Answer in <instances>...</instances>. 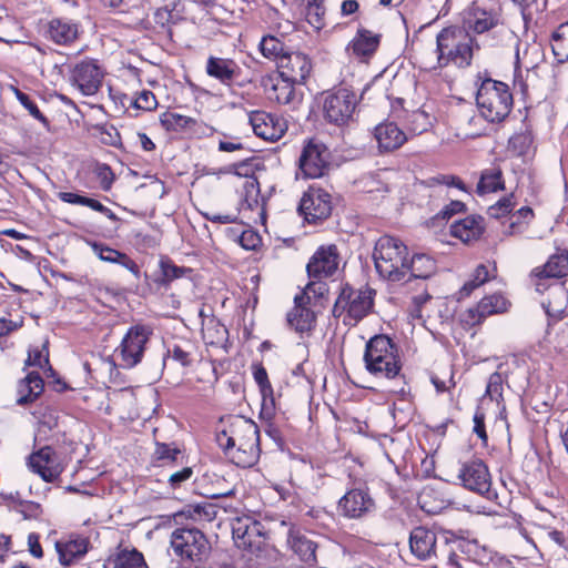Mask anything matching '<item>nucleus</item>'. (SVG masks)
<instances>
[{
  "instance_id": "0eeeda50",
  "label": "nucleus",
  "mask_w": 568,
  "mask_h": 568,
  "mask_svg": "<svg viewBox=\"0 0 568 568\" xmlns=\"http://www.w3.org/2000/svg\"><path fill=\"white\" fill-rule=\"evenodd\" d=\"M152 331L144 325L131 326L114 351V358L122 368L130 369L142 362Z\"/></svg>"
},
{
  "instance_id": "052dcab7",
  "label": "nucleus",
  "mask_w": 568,
  "mask_h": 568,
  "mask_svg": "<svg viewBox=\"0 0 568 568\" xmlns=\"http://www.w3.org/2000/svg\"><path fill=\"white\" fill-rule=\"evenodd\" d=\"M97 175L100 180L101 189L104 191H109L114 181V174L111 168L106 164L98 165Z\"/></svg>"
},
{
  "instance_id": "13d9d810",
  "label": "nucleus",
  "mask_w": 568,
  "mask_h": 568,
  "mask_svg": "<svg viewBox=\"0 0 568 568\" xmlns=\"http://www.w3.org/2000/svg\"><path fill=\"white\" fill-rule=\"evenodd\" d=\"M160 267L163 276V282L168 283L175 278L181 277L185 270L172 264L170 261L162 260L160 262Z\"/></svg>"
},
{
  "instance_id": "5fc2aeb1",
  "label": "nucleus",
  "mask_w": 568,
  "mask_h": 568,
  "mask_svg": "<svg viewBox=\"0 0 568 568\" xmlns=\"http://www.w3.org/2000/svg\"><path fill=\"white\" fill-rule=\"evenodd\" d=\"M466 209L465 203L462 201H450L447 205H445L434 217L433 221H448L452 216L457 213L464 212Z\"/></svg>"
},
{
  "instance_id": "20e7f679",
  "label": "nucleus",
  "mask_w": 568,
  "mask_h": 568,
  "mask_svg": "<svg viewBox=\"0 0 568 568\" xmlns=\"http://www.w3.org/2000/svg\"><path fill=\"white\" fill-rule=\"evenodd\" d=\"M444 547L440 548L443 559L455 568H486L491 561V554L477 540L456 536L452 531L442 534Z\"/></svg>"
},
{
  "instance_id": "7c9ffc66",
  "label": "nucleus",
  "mask_w": 568,
  "mask_h": 568,
  "mask_svg": "<svg viewBox=\"0 0 568 568\" xmlns=\"http://www.w3.org/2000/svg\"><path fill=\"white\" fill-rule=\"evenodd\" d=\"M44 382L39 373L30 372L18 385V405L33 403L43 392Z\"/></svg>"
},
{
  "instance_id": "6e6d98bb",
  "label": "nucleus",
  "mask_w": 568,
  "mask_h": 568,
  "mask_svg": "<svg viewBox=\"0 0 568 568\" xmlns=\"http://www.w3.org/2000/svg\"><path fill=\"white\" fill-rule=\"evenodd\" d=\"M26 364L29 366H38L40 368H48V371L51 374L54 373L49 363L48 352H45V354H43L42 349L37 348V349L29 351V355L26 361Z\"/></svg>"
},
{
  "instance_id": "b1692460",
  "label": "nucleus",
  "mask_w": 568,
  "mask_h": 568,
  "mask_svg": "<svg viewBox=\"0 0 568 568\" xmlns=\"http://www.w3.org/2000/svg\"><path fill=\"white\" fill-rule=\"evenodd\" d=\"M80 33V24L69 18H53L48 22L47 37L54 43L68 45L74 42Z\"/></svg>"
},
{
  "instance_id": "f704fd0d",
  "label": "nucleus",
  "mask_w": 568,
  "mask_h": 568,
  "mask_svg": "<svg viewBox=\"0 0 568 568\" xmlns=\"http://www.w3.org/2000/svg\"><path fill=\"white\" fill-rule=\"evenodd\" d=\"M503 385H504L503 375L498 372L493 373L488 378L485 394L480 398V404H479V405L484 406L487 400L495 402L500 416H503V414L506 412V406L504 404V397H503V389H504Z\"/></svg>"
},
{
  "instance_id": "37998d69",
  "label": "nucleus",
  "mask_w": 568,
  "mask_h": 568,
  "mask_svg": "<svg viewBox=\"0 0 568 568\" xmlns=\"http://www.w3.org/2000/svg\"><path fill=\"white\" fill-rule=\"evenodd\" d=\"M260 51L268 60L275 61L277 64L280 58L284 57L287 51L284 49L283 42L273 37V36H264L260 41Z\"/></svg>"
},
{
  "instance_id": "4d7b16f0",
  "label": "nucleus",
  "mask_w": 568,
  "mask_h": 568,
  "mask_svg": "<svg viewBox=\"0 0 568 568\" xmlns=\"http://www.w3.org/2000/svg\"><path fill=\"white\" fill-rule=\"evenodd\" d=\"M99 132H100V139H101L102 143L110 145V146H115V148L121 145L120 133L118 132V130L114 126H112V125L100 126Z\"/></svg>"
},
{
  "instance_id": "cd10ccee",
  "label": "nucleus",
  "mask_w": 568,
  "mask_h": 568,
  "mask_svg": "<svg viewBox=\"0 0 568 568\" xmlns=\"http://www.w3.org/2000/svg\"><path fill=\"white\" fill-rule=\"evenodd\" d=\"M485 230V220L480 215H469L455 221L450 225L452 236L463 243H470L480 239Z\"/></svg>"
},
{
  "instance_id": "5701e85b",
  "label": "nucleus",
  "mask_w": 568,
  "mask_h": 568,
  "mask_svg": "<svg viewBox=\"0 0 568 568\" xmlns=\"http://www.w3.org/2000/svg\"><path fill=\"white\" fill-rule=\"evenodd\" d=\"M93 253L103 262L118 264L128 270L135 280H140L142 272L136 262L128 254L105 245L102 242H89Z\"/></svg>"
},
{
  "instance_id": "f257e3e1",
  "label": "nucleus",
  "mask_w": 568,
  "mask_h": 568,
  "mask_svg": "<svg viewBox=\"0 0 568 568\" xmlns=\"http://www.w3.org/2000/svg\"><path fill=\"white\" fill-rule=\"evenodd\" d=\"M478 49L475 38L465 29L444 28L436 36L437 65L445 68L453 64L457 68H467L471 64L474 51Z\"/></svg>"
},
{
  "instance_id": "a18cd8bd",
  "label": "nucleus",
  "mask_w": 568,
  "mask_h": 568,
  "mask_svg": "<svg viewBox=\"0 0 568 568\" xmlns=\"http://www.w3.org/2000/svg\"><path fill=\"white\" fill-rule=\"evenodd\" d=\"M568 273V256L566 254H557L549 257L544 265L542 274L545 277H562Z\"/></svg>"
},
{
  "instance_id": "72a5a7b5",
  "label": "nucleus",
  "mask_w": 568,
  "mask_h": 568,
  "mask_svg": "<svg viewBox=\"0 0 568 568\" xmlns=\"http://www.w3.org/2000/svg\"><path fill=\"white\" fill-rule=\"evenodd\" d=\"M294 84H298V82L280 78L272 87L271 98L281 104L296 108L302 100V94L295 90Z\"/></svg>"
},
{
  "instance_id": "f03ea898",
  "label": "nucleus",
  "mask_w": 568,
  "mask_h": 568,
  "mask_svg": "<svg viewBox=\"0 0 568 568\" xmlns=\"http://www.w3.org/2000/svg\"><path fill=\"white\" fill-rule=\"evenodd\" d=\"M363 359L367 372L378 378H396L403 366L398 346L383 334L368 339Z\"/></svg>"
},
{
  "instance_id": "412c9836",
  "label": "nucleus",
  "mask_w": 568,
  "mask_h": 568,
  "mask_svg": "<svg viewBox=\"0 0 568 568\" xmlns=\"http://www.w3.org/2000/svg\"><path fill=\"white\" fill-rule=\"evenodd\" d=\"M258 439L257 428L250 425L245 438L235 449L229 453L230 460L241 468H250L254 466L260 457Z\"/></svg>"
},
{
  "instance_id": "aec40b11",
  "label": "nucleus",
  "mask_w": 568,
  "mask_h": 568,
  "mask_svg": "<svg viewBox=\"0 0 568 568\" xmlns=\"http://www.w3.org/2000/svg\"><path fill=\"white\" fill-rule=\"evenodd\" d=\"M276 65L280 78L298 84L304 83L312 70L311 60L302 52H286Z\"/></svg>"
},
{
  "instance_id": "a19ab883",
  "label": "nucleus",
  "mask_w": 568,
  "mask_h": 568,
  "mask_svg": "<svg viewBox=\"0 0 568 568\" xmlns=\"http://www.w3.org/2000/svg\"><path fill=\"white\" fill-rule=\"evenodd\" d=\"M466 22L476 33H484L495 27L496 19L491 13L474 8Z\"/></svg>"
},
{
  "instance_id": "2eb2a0df",
  "label": "nucleus",
  "mask_w": 568,
  "mask_h": 568,
  "mask_svg": "<svg viewBox=\"0 0 568 568\" xmlns=\"http://www.w3.org/2000/svg\"><path fill=\"white\" fill-rule=\"evenodd\" d=\"M298 211L308 223L325 220L332 212L331 195L322 189L310 187L301 199Z\"/></svg>"
},
{
  "instance_id": "9b49d317",
  "label": "nucleus",
  "mask_w": 568,
  "mask_h": 568,
  "mask_svg": "<svg viewBox=\"0 0 568 568\" xmlns=\"http://www.w3.org/2000/svg\"><path fill=\"white\" fill-rule=\"evenodd\" d=\"M103 71L97 60L84 59L70 68L69 82L82 95L98 93L102 85Z\"/></svg>"
},
{
  "instance_id": "a878e982",
  "label": "nucleus",
  "mask_w": 568,
  "mask_h": 568,
  "mask_svg": "<svg viewBox=\"0 0 568 568\" xmlns=\"http://www.w3.org/2000/svg\"><path fill=\"white\" fill-rule=\"evenodd\" d=\"M89 549V540L82 536H71L55 542L59 562L70 566L85 556Z\"/></svg>"
},
{
  "instance_id": "864d4df0",
  "label": "nucleus",
  "mask_w": 568,
  "mask_h": 568,
  "mask_svg": "<svg viewBox=\"0 0 568 568\" xmlns=\"http://www.w3.org/2000/svg\"><path fill=\"white\" fill-rule=\"evenodd\" d=\"M514 205L513 195L505 196L494 205L489 206L488 214L490 217L500 219L508 214L513 210Z\"/></svg>"
},
{
  "instance_id": "c03bdc74",
  "label": "nucleus",
  "mask_w": 568,
  "mask_h": 568,
  "mask_svg": "<svg viewBox=\"0 0 568 568\" xmlns=\"http://www.w3.org/2000/svg\"><path fill=\"white\" fill-rule=\"evenodd\" d=\"M7 90L12 92L17 100L21 103V105L28 110L31 116L40 121L45 128L49 126V120L41 113L34 101L31 99V97L17 87L10 84L7 87Z\"/></svg>"
},
{
  "instance_id": "0e129e2a",
  "label": "nucleus",
  "mask_w": 568,
  "mask_h": 568,
  "mask_svg": "<svg viewBox=\"0 0 568 568\" xmlns=\"http://www.w3.org/2000/svg\"><path fill=\"white\" fill-rule=\"evenodd\" d=\"M486 317H487L486 315H484V314H481V312H479V303H478L476 307L467 310L462 315V322L466 325L474 326V325L479 324Z\"/></svg>"
},
{
  "instance_id": "c756f323",
  "label": "nucleus",
  "mask_w": 568,
  "mask_h": 568,
  "mask_svg": "<svg viewBox=\"0 0 568 568\" xmlns=\"http://www.w3.org/2000/svg\"><path fill=\"white\" fill-rule=\"evenodd\" d=\"M378 44V34L366 29H359L355 38L348 44L347 50H349L353 55L363 60L372 57L377 50Z\"/></svg>"
},
{
  "instance_id": "39448f33",
  "label": "nucleus",
  "mask_w": 568,
  "mask_h": 568,
  "mask_svg": "<svg viewBox=\"0 0 568 568\" xmlns=\"http://www.w3.org/2000/svg\"><path fill=\"white\" fill-rule=\"evenodd\" d=\"M407 257V246L399 239L389 235L379 237L373 252L376 272L390 282L406 280Z\"/></svg>"
},
{
  "instance_id": "774afa93",
  "label": "nucleus",
  "mask_w": 568,
  "mask_h": 568,
  "mask_svg": "<svg viewBox=\"0 0 568 568\" xmlns=\"http://www.w3.org/2000/svg\"><path fill=\"white\" fill-rule=\"evenodd\" d=\"M28 547H29V551L30 554L34 557V558H42L43 557V551H42V547L40 545V537L38 534L36 532H30L28 535Z\"/></svg>"
},
{
  "instance_id": "603ef678",
  "label": "nucleus",
  "mask_w": 568,
  "mask_h": 568,
  "mask_svg": "<svg viewBox=\"0 0 568 568\" xmlns=\"http://www.w3.org/2000/svg\"><path fill=\"white\" fill-rule=\"evenodd\" d=\"M134 108L143 111H151L156 106L155 95L149 90H142L135 99L131 100Z\"/></svg>"
},
{
  "instance_id": "1a4fd4ad",
  "label": "nucleus",
  "mask_w": 568,
  "mask_h": 568,
  "mask_svg": "<svg viewBox=\"0 0 568 568\" xmlns=\"http://www.w3.org/2000/svg\"><path fill=\"white\" fill-rule=\"evenodd\" d=\"M339 515L347 519H363L374 514L376 503L365 485L348 488L337 503Z\"/></svg>"
},
{
  "instance_id": "6ab92c4d",
  "label": "nucleus",
  "mask_w": 568,
  "mask_h": 568,
  "mask_svg": "<svg viewBox=\"0 0 568 568\" xmlns=\"http://www.w3.org/2000/svg\"><path fill=\"white\" fill-rule=\"evenodd\" d=\"M339 256L335 245L320 247L307 263L306 270L311 278L322 280L332 276L338 268Z\"/></svg>"
},
{
  "instance_id": "bb28decb",
  "label": "nucleus",
  "mask_w": 568,
  "mask_h": 568,
  "mask_svg": "<svg viewBox=\"0 0 568 568\" xmlns=\"http://www.w3.org/2000/svg\"><path fill=\"white\" fill-rule=\"evenodd\" d=\"M374 138L381 152L400 148L407 140L406 133L394 122H383L375 126Z\"/></svg>"
},
{
  "instance_id": "f8f14e48",
  "label": "nucleus",
  "mask_w": 568,
  "mask_h": 568,
  "mask_svg": "<svg viewBox=\"0 0 568 568\" xmlns=\"http://www.w3.org/2000/svg\"><path fill=\"white\" fill-rule=\"evenodd\" d=\"M463 486L488 500L497 498V494L491 489V477L485 463L480 459H473L465 463L458 474Z\"/></svg>"
},
{
  "instance_id": "8fccbe9b",
  "label": "nucleus",
  "mask_w": 568,
  "mask_h": 568,
  "mask_svg": "<svg viewBox=\"0 0 568 568\" xmlns=\"http://www.w3.org/2000/svg\"><path fill=\"white\" fill-rule=\"evenodd\" d=\"M407 125L414 134H420L430 125L429 115L423 110H415L407 116Z\"/></svg>"
},
{
  "instance_id": "dca6fc26",
  "label": "nucleus",
  "mask_w": 568,
  "mask_h": 568,
  "mask_svg": "<svg viewBox=\"0 0 568 568\" xmlns=\"http://www.w3.org/2000/svg\"><path fill=\"white\" fill-rule=\"evenodd\" d=\"M248 120L255 135L265 141H277L287 131L286 121L277 114L255 110L250 113Z\"/></svg>"
},
{
  "instance_id": "ea45409f",
  "label": "nucleus",
  "mask_w": 568,
  "mask_h": 568,
  "mask_svg": "<svg viewBox=\"0 0 568 568\" xmlns=\"http://www.w3.org/2000/svg\"><path fill=\"white\" fill-rule=\"evenodd\" d=\"M291 548L298 556L301 561L313 565L316 561V545L307 539L305 536H294L290 537Z\"/></svg>"
},
{
  "instance_id": "4468645a",
  "label": "nucleus",
  "mask_w": 568,
  "mask_h": 568,
  "mask_svg": "<svg viewBox=\"0 0 568 568\" xmlns=\"http://www.w3.org/2000/svg\"><path fill=\"white\" fill-rule=\"evenodd\" d=\"M205 73L229 88L232 85L242 87L251 82L250 79L243 75L241 65L231 58L209 55L205 63Z\"/></svg>"
},
{
  "instance_id": "c85d7f7f",
  "label": "nucleus",
  "mask_w": 568,
  "mask_h": 568,
  "mask_svg": "<svg viewBox=\"0 0 568 568\" xmlns=\"http://www.w3.org/2000/svg\"><path fill=\"white\" fill-rule=\"evenodd\" d=\"M253 377L260 388L262 396L261 416L270 419L274 414L275 399L273 387L268 381L267 372L261 364L254 365Z\"/></svg>"
},
{
  "instance_id": "4be33fe9",
  "label": "nucleus",
  "mask_w": 568,
  "mask_h": 568,
  "mask_svg": "<svg viewBox=\"0 0 568 568\" xmlns=\"http://www.w3.org/2000/svg\"><path fill=\"white\" fill-rule=\"evenodd\" d=\"M233 538L240 548L251 552L261 551L264 546V538L261 532V525L257 521L239 519L232 527Z\"/></svg>"
},
{
  "instance_id": "f3484780",
  "label": "nucleus",
  "mask_w": 568,
  "mask_h": 568,
  "mask_svg": "<svg viewBox=\"0 0 568 568\" xmlns=\"http://www.w3.org/2000/svg\"><path fill=\"white\" fill-rule=\"evenodd\" d=\"M30 469L38 474L44 481L52 483L63 471V465L59 456L50 446L42 447L29 457Z\"/></svg>"
},
{
  "instance_id": "6e6552de",
  "label": "nucleus",
  "mask_w": 568,
  "mask_h": 568,
  "mask_svg": "<svg viewBox=\"0 0 568 568\" xmlns=\"http://www.w3.org/2000/svg\"><path fill=\"white\" fill-rule=\"evenodd\" d=\"M357 102L355 92L348 88L342 87L329 92L323 105L325 119L337 126L347 125L354 119Z\"/></svg>"
},
{
  "instance_id": "a211bd4d",
  "label": "nucleus",
  "mask_w": 568,
  "mask_h": 568,
  "mask_svg": "<svg viewBox=\"0 0 568 568\" xmlns=\"http://www.w3.org/2000/svg\"><path fill=\"white\" fill-rule=\"evenodd\" d=\"M438 539L436 534L423 526L415 527L409 535V548L412 554L420 559L427 560L433 557L442 558L440 548L443 545H437Z\"/></svg>"
},
{
  "instance_id": "e2e57ef3",
  "label": "nucleus",
  "mask_w": 568,
  "mask_h": 568,
  "mask_svg": "<svg viewBox=\"0 0 568 568\" xmlns=\"http://www.w3.org/2000/svg\"><path fill=\"white\" fill-rule=\"evenodd\" d=\"M474 433L484 442L487 440L485 430V413L483 406L479 405L474 414Z\"/></svg>"
},
{
  "instance_id": "e433bc0d",
  "label": "nucleus",
  "mask_w": 568,
  "mask_h": 568,
  "mask_svg": "<svg viewBox=\"0 0 568 568\" xmlns=\"http://www.w3.org/2000/svg\"><path fill=\"white\" fill-rule=\"evenodd\" d=\"M108 564L112 568H149L142 552L135 548L119 550Z\"/></svg>"
},
{
  "instance_id": "49530a36",
  "label": "nucleus",
  "mask_w": 568,
  "mask_h": 568,
  "mask_svg": "<svg viewBox=\"0 0 568 568\" xmlns=\"http://www.w3.org/2000/svg\"><path fill=\"white\" fill-rule=\"evenodd\" d=\"M507 307L508 301L500 294L488 295L479 301V312L486 316L505 312Z\"/></svg>"
},
{
  "instance_id": "2f4dec72",
  "label": "nucleus",
  "mask_w": 568,
  "mask_h": 568,
  "mask_svg": "<svg viewBox=\"0 0 568 568\" xmlns=\"http://www.w3.org/2000/svg\"><path fill=\"white\" fill-rule=\"evenodd\" d=\"M436 272L435 260L424 253L414 254L410 260L407 258V277L405 281L414 278H428Z\"/></svg>"
},
{
  "instance_id": "4c0bfd02",
  "label": "nucleus",
  "mask_w": 568,
  "mask_h": 568,
  "mask_svg": "<svg viewBox=\"0 0 568 568\" xmlns=\"http://www.w3.org/2000/svg\"><path fill=\"white\" fill-rule=\"evenodd\" d=\"M504 187L503 172L499 168L494 166L481 172L477 184V193L484 195L504 190Z\"/></svg>"
},
{
  "instance_id": "393cba45",
  "label": "nucleus",
  "mask_w": 568,
  "mask_h": 568,
  "mask_svg": "<svg viewBox=\"0 0 568 568\" xmlns=\"http://www.w3.org/2000/svg\"><path fill=\"white\" fill-rule=\"evenodd\" d=\"M310 296L297 294L294 297V307L287 313V323L298 333L308 332L315 323V314L306 305Z\"/></svg>"
},
{
  "instance_id": "c9c22d12",
  "label": "nucleus",
  "mask_w": 568,
  "mask_h": 568,
  "mask_svg": "<svg viewBox=\"0 0 568 568\" xmlns=\"http://www.w3.org/2000/svg\"><path fill=\"white\" fill-rule=\"evenodd\" d=\"M154 446L155 448L152 454L153 465L171 469L178 460L179 455H181V449L175 444H166L158 440L154 443Z\"/></svg>"
},
{
  "instance_id": "423d86ee",
  "label": "nucleus",
  "mask_w": 568,
  "mask_h": 568,
  "mask_svg": "<svg viewBox=\"0 0 568 568\" xmlns=\"http://www.w3.org/2000/svg\"><path fill=\"white\" fill-rule=\"evenodd\" d=\"M374 297L375 291L368 286L358 290L345 286L334 304L333 315L342 318L345 325L355 326L372 312Z\"/></svg>"
},
{
  "instance_id": "3c124183",
  "label": "nucleus",
  "mask_w": 568,
  "mask_h": 568,
  "mask_svg": "<svg viewBox=\"0 0 568 568\" xmlns=\"http://www.w3.org/2000/svg\"><path fill=\"white\" fill-rule=\"evenodd\" d=\"M194 471L190 466H185L179 470L170 471L168 474V485L172 490L180 489L185 483L190 481L193 477Z\"/></svg>"
},
{
  "instance_id": "bf43d9fd",
  "label": "nucleus",
  "mask_w": 568,
  "mask_h": 568,
  "mask_svg": "<svg viewBox=\"0 0 568 568\" xmlns=\"http://www.w3.org/2000/svg\"><path fill=\"white\" fill-rule=\"evenodd\" d=\"M14 508L24 519L37 518L41 513L40 505L33 501L19 500Z\"/></svg>"
},
{
  "instance_id": "9d476101",
  "label": "nucleus",
  "mask_w": 568,
  "mask_h": 568,
  "mask_svg": "<svg viewBox=\"0 0 568 568\" xmlns=\"http://www.w3.org/2000/svg\"><path fill=\"white\" fill-rule=\"evenodd\" d=\"M171 548L181 560L195 561L209 549V542L196 528H178L171 535Z\"/></svg>"
},
{
  "instance_id": "09e8293b",
  "label": "nucleus",
  "mask_w": 568,
  "mask_h": 568,
  "mask_svg": "<svg viewBox=\"0 0 568 568\" xmlns=\"http://www.w3.org/2000/svg\"><path fill=\"white\" fill-rule=\"evenodd\" d=\"M323 3L324 0H307L305 11L306 20L316 29H321L323 27V16L325 13Z\"/></svg>"
},
{
  "instance_id": "58836bf2",
  "label": "nucleus",
  "mask_w": 568,
  "mask_h": 568,
  "mask_svg": "<svg viewBox=\"0 0 568 568\" xmlns=\"http://www.w3.org/2000/svg\"><path fill=\"white\" fill-rule=\"evenodd\" d=\"M551 50L559 63L568 61V21L561 23L551 36Z\"/></svg>"
},
{
  "instance_id": "338daca9",
  "label": "nucleus",
  "mask_w": 568,
  "mask_h": 568,
  "mask_svg": "<svg viewBox=\"0 0 568 568\" xmlns=\"http://www.w3.org/2000/svg\"><path fill=\"white\" fill-rule=\"evenodd\" d=\"M434 181L440 184H445L447 186H454L464 192H468L465 183L458 176L455 175H439L435 178Z\"/></svg>"
},
{
  "instance_id": "de8ad7c7",
  "label": "nucleus",
  "mask_w": 568,
  "mask_h": 568,
  "mask_svg": "<svg viewBox=\"0 0 568 568\" xmlns=\"http://www.w3.org/2000/svg\"><path fill=\"white\" fill-rule=\"evenodd\" d=\"M170 359L180 364L183 367L190 366L193 362L192 353L182 345L178 344H174L168 348L166 354L163 357L164 367L166 366V363Z\"/></svg>"
},
{
  "instance_id": "79ce46f5",
  "label": "nucleus",
  "mask_w": 568,
  "mask_h": 568,
  "mask_svg": "<svg viewBox=\"0 0 568 568\" xmlns=\"http://www.w3.org/2000/svg\"><path fill=\"white\" fill-rule=\"evenodd\" d=\"M202 334L204 341L210 345H221L227 338L226 327L214 318L203 324Z\"/></svg>"
},
{
  "instance_id": "473e14b6",
  "label": "nucleus",
  "mask_w": 568,
  "mask_h": 568,
  "mask_svg": "<svg viewBox=\"0 0 568 568\" xmlns=\"http://www.w3.org/2000/svg\"><path fill=\"white\" fill-rule=\"evenodd\" d=\"M160 123L168 132L186 133L192 131L197 122L175 111H165L160 115Z\"/></svg>"
},
{
  "instance_id": "7ed1b4c3",
  "label": "nucleus",
  "mask_w": 568,
  "mask_h": 568,
  "mask_svg": "<svg viewBox=\"0 0 568 568\" xmlns=\"http://www.w3.org/2000/svg\"><path fill=\"white\" fill-rule=\"evenodd\" d=\"M476 103L480 113L489 123L503 122L513 109V94L508 84L491 78L478 75Z\"/></svg>"
},
{
  "instance_id": "69168bd1",
  "label": "nucleus",
  "mask_w": 568,
  "mask_h": 568,
  "mask_svg": "<svg viewBox=\"0 0 568 568\" xmlns=\"http://www.w3.org/2000/svg\"><path fill=\"white\" fill-rule=\"evenodd\" d=\"M84 206H88L97 212H100L101 214L105 215L109 220H112V221L116 220V215L112 210L104 206L101 202H99L94 199L87 197Z\"/></svg>"
},
{
  "instance_id": "680f3d73",
  "label": "nucleus",
  "mask_w": 568,
  "mask_h": 568,
  "mask_svg": "<svg viewBox=\"0 0 568 568\" xmlns=\"http://www.w3.org/2000/svg\"><path fill=\"white\" fill-rule=\"evenodd\" d=\"M239 243L245 250H255L261 243V237L256 232L252 230H245L242 231L241 235L239 236Z\"/></svg>"
},
{
  "instance_id": "ddd939ff",
  "label": "nucleus",
  "mask_w": 568,
  "mask_h": 568,
  "mask_svg": "<svg viewBox=\"0 0 568 568\" xmlns=\"http://www.w3.org/2000/svg\"><path fill=\"white\" fill-rule=\"evenodd\" d=\"M329 162V151L324 143L311 139L303 148L298 168L304 178L317 179L325 174Z\"/></svg>"
}]
</instances>
